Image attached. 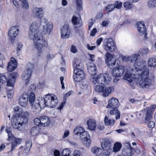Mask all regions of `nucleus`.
I'll return each instance as SVG.
<instances>
[{
  "label": "nucleus",
  "mask_w": 156,
  "mask_h": 156,
  "mask_svg": "<svg viewBox=\"0 0 156 156\" xmlns=\"http://www.w3.org/2000/svg\"><path fill=\"white\" fill-rule=\"evenodd\" d=\"M21 141L22 139L21 138H16L12 141L11 145V149L9 152V154H12V152L15 149L17 145L21 143Z\"/></svg>",
  "instance_id": "22"
},
{
  "label": "nucleus",
  "mask_w": 156,
  "mask_h": 156,
  "mask_svg": "<svg viewBox=\"0 0 156 156\" xmlns=\"http://www.w3.org/2000/svg\"><path fill=\"white\" fill-rule=\"evenodd\" d=\"M81 139L83 140H85L90 139V136L88 133L86 131H84L80 135Z\"/></svg>",
  "instance_id": "36"
},
{
  "label": "nucleus",
  "mask_w": 156,
  "mask_h": 156,
  "mask_svg": "<svg viewBox=\"0 0 156 156\" xmlns=\"http://www.w3.org/2000/svg\"><path fill=\"white\" fill-rule=\"evenodd\" d=\"M34 16L35 17L40 19L43 16L42 13L43 9L42 8H35L34 9Z\"/></svg>",
  "instance_id": "26"
},
{
  "label": "nucleus",
  "mask_w": 156,
  "mask_h": 156,
  "mask_svg": "<svg viewBox=\"0 0 156 156\" xmlns=\"http://www.w3.org/2000/svg\"><path fill=\"white\" fill-rule=\"evenodd\" d=\"M124 7L126 9H131L132 7V4L129 2H125L123 4Z\"/></svg>",
  "instance_id": "49"
},
{
  "label": "nucleus",
  "mask_w": 156,
  "mask_h": 156,
  "mask_svg": "<svg viewBox=\"0 0 156 156\" xmlns=\"http://www.w3.org/2000/svg\"><path fill=\"white\" fill-rule=\"evenodd\" d=\"M8 140H14L15 139H16L15 137L13 136L12 133H9V134H8Z\"/></svg>",
  "instance_id": "60"
},
{
  "label": "nucleus",
  "mask_w": 156,
  "mask_h": 156,
  "mask_svg": "<svg viewBox=\"0 0 156 156\" xmlns=\"http://www.w3.org/2000/svg\"><path fill=\"white\" fill-rule=\"evenodd\" d=\"M34 123L36 125L45 126L50 123V119L46 116L43 115L39 118H36L34 120Z\"/></svg>",
  "instance_id": "9"
},
{
  "label": "nucleus",
  "mask_w": 156,
  "mask_h": 156,
  "mask_svg": "<svg viewBox=\"0 0 156 156\" xmlns=\"http://www.w3.org/2000/svg\"><path fill=\"white\" fill-rule=\"evenodd\" d=\"M73 66L74 70H83V65L80 59L74 58L73 62Z\"/></svg>",
  "instance_id": "18"
},
{
  "label": "nucleus",
  "mask_w": 156,
  "mask_h": 156,
  "mask_svg": "<svg viewBox=\"0 0 156 156\" xmlns=\"http://www.w3.org/2000/svg\"><path fill=\"white\" fill-rule=\"evenodd\" d=\"M44 98L47 107L53 108L57 106L58 100L54 94H48L44 96Z\"/></svg>",
  "instance_id": "5"
},
{
  "label": "nucleus",
  "mask_w": 156,
  "mask_h": 156,
  "mask_svg": "<svg viewBox=\"0 0 156 156\" xmlns=\"http://www.w3.org/2000/svg\"><path fill=\"white\" fill-rule=\"evenodd\" d=\"M122 3L121 2L117 1L115 2L114 5L115 7L118 9H120L122 7Z\"/></svg>",
  "instance_id": "51"
},
{
  "label": "nucleus",
  "mask_w": 156,
  "mask_h": 156,
  "mask_svg": "<svg viewBox=\"0 0 156 156\" xmlns=\"http://www.w3.org/2000/svg\"><path fill=\"white\" fill-rule=\"evenodd\" d=\"M105 55L106 57L105 61L109 67L112 69L116 68L117 66L115 64L116 60L112 55L110 53L107 52Z\"/></svg>",
  "instance_id": "11"
},
{
  "label": "nucleus",
  "mask_w": 156,
  "mask_h": 156,
  "mask_svg": "<svg viewBox=\"0 0 156 156\" xmlns=\"http://www.w3.org/2000/svg\"><path fill=\"white\" fill-rule=\"evenodd\" d=\"M145 61H140L137 62V65L140 68L134 67L129 73H126L124 79L129 82L137 79L139 80V85L142 88H148L151 85V80L149 77V71Z\"/></svg>",
  "instance_id": "1"
},
{
  "label": "nucleus",
  "mask_w": 156,
  "mask_h": 156,
  "mask_svg": "<svg viewBox=\"0 0 156 156\" xmlns=\"http://www.w3.org/2000/svg\"><path fill=\"white\" fill-rule=\"evenodd\" d=\"M7 86V95L9 98H11L13 97L14 93V91L13 90L14 86Z\"/></svg>",
  "instance_id": "33"
},
{
  "label": "nucleus",
  "mask_w": 156,
  "mask_h": 156,
  "mask_svg": "<svg viewBox=\"0 0 156 156\" xmlns=\"http://www.w3.org/2000/svg\"><path fill=\"white\" fill-rule=\"evenodd\" d=\"M72 22L74 25H78L80 23L78 20V18L75 16H73L72 19Z\"/></svg>",
  "instance_id": "45"
},
{
  "label": "nucleus",
  "mask_w": 156,
  "mask_h": 156,
  "mask_svg": "<svg viewBox=\"0 0 156 156\" xmlns=\"http://www.w3.org/2000/svg\"><path fill=\"white\" fill-rule=\"evenodd\" d=\"M35 85L34 84L31 85L29 88V90L30 91V93H34L35 90Z\"/></svg>",
  "instance_id": "53"
},
{
  "label": "nucleus",
  "mask_w": 156,
  "mask_h": 156,
  "mask_svg": "<svg viewBox=\"0 0 156 156\" xmlns=\"http://www.w3.org/2000/svg\"><path fill=\"white\" fill-rule=\"evenodd\" d=\"M104 48L106 51L113 52L116 48L115 43L112 38L106 39L104 41Z\"/></svg>",
  "instance_id": "10"
},
{
  "label": "nucleus",
  "mask_w": 156,
  "mask_h": 156,
  "mask_svg": "<svg viewBox=\"0 0 156 156\" xmlns=\"http://www.w3.org/2000/svg\"><path fill=\"white\" fill-rule=\"evenodd\" d=\"M77 48L76 47L73 45H72L71 48V51L73 53H75L77 51Z\"/></svg>",
  "instance_id": "62"
},
{
  "label": "nucleus",
  "mask_w": 156,
  "mask_h": 156,
  "mask_svg": "<svg viewBox=\"0 0 156 156\" xmlns=\"http://www.w3.org/2000/svg\"><path fill=\"white\" fill-rule=\"evenodd\" d=\"M155 123L153 121H150L148 123V126L151 128H153L155 126Z\"/></svg>",
  "instance_id": "59"
},
{
  "label": "nucleus",
  "mask_w": 156,
  "mask_h": 156,
  "mask_svg": "<svg viewBox=\"0 0 156 156\" xmlns=\"http://www.w3.org/2000/svg\"><path fill=\"white\" fill-rule=\"evenodd\" d=\"M83 141V144L87 147H88L90 146L91 143L90 139H86Z\"/></svg>",
  "instance_id": "54"
},
{
  "label": "nucleus",
  "mask_w": 156,
  "mask_h": 156,
  "mask_svg": "<svg viewBox=\"0 0 156 156\" xmlns=\"http://www.w3.org/2000/svg\"><path fill=\"white\" fill-rule=\"evenodd\" d=\"M119 101L118 99L115 98H111L108 101V104L106 106L107 108L114 106H119Z\"/></svg>",
  "instance_id": "25"
},
{
  "label": "nucleus",
  "mask_w": 156,
  "mask_h": 156,
  "mask_svg": "<svg viewBox=\"0 0 156 156\" xmlns=\"http://www.w3.org/2000/svg\"><path fill=\"white\" fill-rule=\"evenodd\" d=\"M121 148V145L120 144L116 143L114 144L113 150L115 152H117L119 151Z\"/></svg>",
  "instance_id": "42"
},
{
  "label": "nucleus",
  "mask_w": 156,
  "mask_h": 156,
  "mask_svg": "<svg viewBox=\"0 0 156 156\" xmlns=\"http://www.w3.org/2000/svg\"><path fill=\"white\" fill-rule=\"evenodd\" d=\"M61 37L62 39H66L69 37L70 30L69 25H65L61 28Z\"/></svg>",
  "instance_id": "14"
},
{
  "label": "nucleus",
  "mask_w": 156,
  "mask_h": 156,
  "mask_svg": "<svg viewBox=\"0 0 156 156\" xmlns=\"http://www.w3.org/2000/svg\"><path fill=\"white\" fill-rule=\"evenodd\" d=\"M38 23L36 21L33 22L31 24L30 30L34 31L37 30V29L38 27Z\"/></svg>",
  "instance_id": "38"
},
{
  "label": "nucleus",
  "mask_w": 156,
  "mask_h": 156,
  "mask_svg": "<svg viewBox=\"0 0 156 156\" xmlns=\"http://www.w3.org/2000/svg\"><path fill=\"white\" fill-rule=\"evenodd\" d=\"M97 32V29L96 28H94L93 29V30L90 32V35L92 36H94Z\"/></svg>",
  "instance_id": "64"
},
{
  "label": "nucleus",
  "mask_w": 156,
  "mask_h": 156,
  "mask_svg": "<svg viewBox=\"0 0 156 156\" xmlns=\"http://www.w3.org/2000/svg\"><path fill=\"white\" fill-rule=\"evenodd\" d=\"M19 30L17 28V27H13L9 29L8 32V35L11 37V39H13L18 34Z\"/></svg>",
  "instance_id": "20"
},
{
  "label": "nucleus",
  "mask_w": 156,
  "mask_h": 156,
  "mask_svg": "<svg viewBox=\"0 0 156 156\" xmlns=\"http://www.w3.org/2000/svg\"><path fill=\"white\" fill-rule=\"evenodd\" d=\"M147 5L149 8H153L156 7V1L150 0L147 2Z\"/></svg>",
  "instance_id": "37"
},
{
  "label": "nucleus",
  "mask_w": 156,
  "mask_h": 156,
  "mask_svg": "<svg viewBox=\"0 0 156 156\" xmlns=\"http://www.w3.org/2000/svg\"><path fill=\"white\" fill-rule=\"evenodd\" d=\"M107 150V151L102 154V156H109L110 154L112 152V149Z\"/></svg>",
  "instance_id": "56"
},
{
  "label": "nucleus",
  "mask_w": 156,
  "mask_h": 156,
  "mask_svg": "<svg viewBox=\"0 0 156 156\" xmlns=\"http://www.w3.org/2000/svg\"><path fill=\"white\" fill-rule=\"evenodd\" d=\"M11 61L8 63L7 67L8 70L9 72H12L14 70L17 66V63L16 59L13 58H11Z\"/></svg>",
  "instance_id": "19"
},
{
  "label": "nucleus",
  "mask_w": 156,
  "mask_h": 156,
  "mask_svg": "<svg viewBox=\"0 0 156 156\" xmlns=\"http://www.w3.org/2000/svg\"><path fill=\"white\" fill-rule=\"evenodd\" d=\"M125 68L124 66L122 65H120L117 68H114L111 71L112 75L115 78L114 79V82L119 80L120 77L122 75L124 72Z\"/></svg>",
  "instance_id": "8"
},
{
  "label": "nucleus",
  "mask_w": 156,
  "mask_h": 156,
  "mask_svg": "<svg viewBox=\"0 0 156 156\" xmlns=\"http://www.w3.org/2000/svg\"><path fill=\"white\" fill-rule=\"evenodd\" d=\"M34 47L37 50L39 54L42 52L44 47H46L48 45L44 37L42 36H39L37 39L34 41Z\"/></svg>",
  "instance_id": "4"
},
{
  "label": "nucleus",
  "mask_w": 156,
  "mask_h": 156,
  "mask_svg": "<svg viewBox=\"0 0 156 156\" xmlns=\"http://www.w3.org/2000/svg\"><path fill=\"white\" fill-rule=\"evenodd\" d=\"M148 65L151 67L154 68L156 66V59L154 58H150L148 60Z\"/></svg>",
  "instance_id": "34"
},
{
  "label": "nucleus",
  "mask_w": 156,
  "mask_h": 156,
  "mask_svg": "<svg viewBox=\"0 0 156 156\" xmlns=\"http://www.w3.org/2000/svg\"><path fill=\"white\" fill-rule=\"evenodd\" d=\"M23 45L21 44L18 43L17 47V53H18L21 50V49L22 48Z\"/></svg>",
  "instance_id": "61"
},
{
  "label": "nucleus",
  "mask_w": 156,
  "mask_h": 156,
  "mask_svg": "<svg viewBox=\"0 0 156 156\" xmlns=\"http://www.w3.org/2000/svg\"><path fill=\"white\" fill-rule=\"evenodd\" d=\"M34 65L30 62H29L27 65V70L22 75L23 80H25V84L27 85L30 81V78L31 77L32 71L33 70Z\"/></svg>",
  "instance_id": "7"
},
{
  "label": "nucleus",
  "mask_w": 156,
  "mask_h": 156,
  "mask_svg": "<svg viewBox=\"0 0 156 156\" xmlns=\"http://www.w3.org/2000/svg\"><path fill=\"white\" fill-rule=\"evenodd\" d=\"M77 9L78 11L82 10V0H76Z\"/></svg>",
  "instance_id": "41"
},
{
  "label": "nucleus",
  "mask_w": 156,
  "mask_h": 156,
  "mask_svg": "<svg viewBox=\"0 0 156 156\" xmlns=\"http://www.w3.org/2000/svg\"><path fill=\"white\" fill-rule=\"evenodd\" d=\"M18 76L17 73H13L10 74V78L8 80L7 83V86H14V83L15 81V79Z\"/></svg>",
  "instance_id": "21"
},
{
  "label": "nucleus",
  "mask_w": 156,
  "mask_h": 156,
  "mask_svg": "<svg viewBox=\"0 0 156 156\" xmlns=\"http://www.w3.org/2000/svg\"><path fill=\"white\" fill-rule=\"evenodd\" d=\"M101 147L103 150L106 151L110 149L111 143L108 139L106 138L104 139L101 144Z\"/></svg>",
  "instance_id": "23"
},
{
  "label": "nucleus",
  "mask_w": 156,
  "mask_h": 156,
  "mask_svg": "<svg viewBox=\"0 0 156 156\" xmlns=\"http://www.w3.org/2000/svg\"><path fill=\"white\" fill-rule=\"evenodd\" d=\"M140 55L134 54L133 55H131L129 57V61L131 62L134 63L138 59V58L139 57Z\"/></svg>",
  "instance_id": "39"
},
{
  "label": "nucleus",
  "mask_w": 156,
  "mask_h": 156,
  "mask_svg": "<svg viewBox=\"0 0 156 156\" xmlns=\"http://www.w3.org/2000/svg\"><path fill=\"white\" fill-rule=\"evenodd\" d=\"M91 151L95 156H99L101 154L102 151L100 147H95L92 148Z\"/></svg>",
  "instance_id": "30"
},
{
  "label": "nucleus",
  "mask_w": 156,
  "mask_h": 156,
  "mask_svg": "<svg viewBox=\"0 0 156 156\" xmlns=\"http://www.w3.org/2000/svg\"><path fill=\"white\" fill-rule=\"evenodd\" d=\"M118 106L112 108L110 111V114L111 115H115V119H119L120 117V113L118 109Z\"/></svg>",
  "instance_id": "24"
},
{
  "label": "nucleus",
  "mask_w": 156,
  "mask_h": 156,
  "mask_svg": "<svg viewBox=\"0 0 156 156\" xmlns=\"http://www.w3.org/2000/svg\"><path fill=\"white\" fill-rule=\"evenodd\" d=\"M152 114L150 113H146L145 117V120L147 122L149 121L152 118Z\"/></svg>",
  "instance_id": "52"
},
{
  "label": "nucleus",
  "mask_w": 156,
  "mask_h": 156,
  "mask_svg": "<svg viewBox=\"0 0 156 156\" xmlns=\"http://www.w3.org/2000/svg\"><path fill=\"white\" fill-rule=\"evenodd\" d=\"M22 3L24 8L27 9L29 8V5L27 1V0H20Z\"/></svg>",
  "instance_id": "47"
},
{
  "label": "nucleus",
  "mask_w": 156,
  "mask_h": 156,
  "mask_svg": "<svg viewBox=\"0 0 156 156\" xmlns=\"http://www.w3.org/2000/svg\"><path fill=\"white\" fill-rule=\"evenodd\" d=\"M73 79L75 81L79 82L82 80L85 77L83 70H74Z\"/></svg>",
  "instance_id": "15"
},
{
  "label": "nucleus",
  "mask_w": 156,
  "mask_h": 156,
  "mask_svg": "<svg viewBox=\"0 0 156 156\" xmlns=\"http://www.w3.org/2000/svg\"><path fill=\"white\" fill-rule=\"evenodd\" d=\"M125 156H131L132 155V151L130 150H127L126 151L124 152Z\"/></svg>",
  "instance_id": "57"
},
{
  "label": "nucleus",
  "mask_w": 156,
  "mask_h": 156,
  "mask_svg": "<svg viewBox=\"0 0 156 156\" xmlns=\"http://www.w3.org/2000/svg\"><path fill=\"white\" fill-rule=\"evenodd\" d=\"M45 84L44 81V80H40L39 82V84L37 85L39 89H41Z\"/></svg>",
  "instance_id": "50"
},
{
  "label": "nucleus",
  "mask_w": 156,
  "mask_h": 156,
  "mask_svg": "<svg viewBox=\"0 0 156 156\" xmlns=\"http://www.w3.org/2000/svg\"><path fill=\"white\" fill-rule=\"evenodd\" d=\"M20 115L16 118L14 124H13V127L15 129L20 130H22L23 126H25L27 123L28 121V113H27L25 115Z\"/></svg>",
  "instance_id": "3"
},
{
  "label": "nucleus",
  "mask_w": 156,
  "mask_h": 156,
  "mask_svg": "<svg viewBox=\"0 0 156 156\" xmlns=\"http://www.w3.org/2000/svg\"><path fill=\"white\" fill-rule=\"evenodd\" d=\"M122 61L124 62H128L129 61V56H122Z\"/></svg>",
  "instance_id": "63"
},
{
  "label": "nucleus",
  "mask_w": 156,
  "mask_h": 156,
  "mask_svg": "<svg viewBox=\"0 0 156 156\" xmlns=\"http://www.w3.org/2000/svg\"><path fill=\"white\" fill-rule=\"evenodd\" d=\"M94 88L96 92L102 93V95L104 97L108 96L114 90L112 87H106L105 86L99 85L95 86Z\"/></svg>",
  "instance_id": "6"
},
{
  "label": "nucleus",
  "mask_w": 156,
  "mask_h": 156,
  "mask_svg": "<svg viewBox=\"0 0 156 156\" xmlns=\"http://www.w3.org/2000/svg\"><path fill=\"white\" fill-rule=\"evenodd\" d=\"M137 27L138 30L141 35L144 34V40H146L147 37V33L146 30V27L143 22H139L137 23Z\"/></svg>",
  "instance_id": "17"
},
{
  "label": "nucleus",
  "mask_w": 156,
  "mask_h": 156,
  "mask_svg": "<svg viewBox=\"0 0 156 156\" xmlns=\"http://www.w3.org/2000/svg\"><path fill=\"white\" fill-rule=\"evenodd\" d=\"M150 51L148 49V48H144L143 49L140 51L138 53V54H139L140 55V54L142 55L147 54Z\"/></svg>",
  "instance_id": "44"
},
{
  "label": "nucleus",
  "mask_w": 156,
  "mask_h": 156,
  "mask_svg": "<svg viewBox=\"0 0 156 156\" xmlns=\"http://www.w3.org/2000/svg\"><path fill=\"white\" fill-rule=\"evenodd\" d=\"M76 128H79V129H77L78 131L79 132L78 133L79 135H80L83 132L85 131L84 128L81 126L76 127Z\"/></svg>",
  "instance_id": "55"
},
{
  "label": "nucleus",
  "mask_w": 156,
  "mask_h": 156,
  "mask_svg": "<svg viewBox=\"0 0 156 156\" xmlns=\"http://www.w3.org/2000/svg\"><path fill=\"white\" fill-rule=\"evenodd\" d=\"M41 23L44 22L45 23V25H43L42 34H50L52 29V25L48 23H47V20L46 18H44L41 20Z\"/></svg>",
  "instance_id": "13"
},
{
  "label": "nucleus",
  "mask_w": 156,
  "mask_h": 156,
  "mask_svg": "<svg viewBox=\"0 0 156 156\" xmlns=\"http://www.w3.org/2000/svg\"><path fill=\"white\" fill-rule=\"evenodd\" d=\"M70 151L69 149L66 148L64 149L62 153V156H70Z\"/></svg>",
  "instance_id": "43"
},
{
  "label": "nucleus",
  "mask_w": 156,
  "mask_h": 156,
  "mask_svg": "<svg viewBox=\"0 0 156 156\" xmlns=\"http://www.w3.org/2000/svg\"><path fill=\"white\" fill-rule=\"evenodd\" d=\"M112 80L110 75L107 73L101 74L98 75L96 78H93L92 81L94 83L107 85L109 84Z\"/></svg>",
  "instance_id": "2"
},
{
  "label": "nucleus",
  "mask_w": 156,
  "mask_h": 156,
  "mask_svg": "<svg viewBox=\"0 0 156 156\" xmlns=\"http://www.w3.org/2000/svg\"><path fill=\"white\" fill-rule=\"evenodd\" d=\"M87 124L89 129L94 130L96 127L95 122L92 119H89L87 122Z\"/></svg>",
  "instance_id": "28"
},
{
  "label": "nucleus",
  "mask_w": 156,
  "mask_h": 156,
  "mask_svg": "<svg viewBox=\"0 0 156 156\" xmlns=\"http://www.w3.org/2000/svg\"><path fill=\"white\" fill-rule=\"evenodd\" d=\"M114 8L115 6L114 5L110 4L107 6L106 7V9L107 11L110 12L112 11Z\"/></svg>",
  "instance_id": "46"
},
{
  "label": "nucleus",
  "mask_w": 156,
  "mask_h": 156,
  "mask_svg": "<svg viewBox=\"0 0 156 156\" xmlns=\"http://www.w3.org/2000/svg\"><path fill=\"white\" fill-rule=\"evenodd\" d=\"M32 146V142L31 141H27L26 142V144L25 147L30 149V148Z\"/></svg>",
  "instance_id": "58"
},
{
  "label": "nucleus",
  "mask_w": 156,
  "mask_h": 156,
  "mask_svg": "<svg viewBox=\"0 0 156 156\" xmlns=\"http://www.w3.org/2000/svg\"><path fill=\"white\" fill-rule=\"evenodd\" d=\"M89 83L87 82H84L81 84V87L83 89H87L88 88Z\"/></svg>",
  "instance_id": "48"
},
{
  "label": "nucleus",
  "mask_w": 156,
  "mask_h": 156,
  "mask_svg": "<svg viewBox=\"0 0 156 156\" xmlns=\"http://www.w3.org/2000/svg\"><path fill=\"white\" fill-rule=\"evenodd\" d=\"M39 132V128L38 126L33 127L30 129V133L32 136H36Z\"/></svg>",
  "instance_id": "35"
},
{
  "label": "nucleus",
  "mask_w": 156,
  "mask_h": 156,
  "mask_svg": "<svg viewBox=\"0 0 156 156\" xmlns=\"http://www.w3.org/2000/svg\"><path fill=\"white\" fill-rule=\"evenodd\" d=\"M29 36L31 40H35L38 39V31L37 30H30L29 32Z\"/></svg>",
  "instance_id": "27"
},
{
  "label": "nucleus",
  "mask_w": 156,
  "mask_h": 156,
  "mask_svg": "<svg viewBox=\"0 0 156 156\" xmlns=\"http://www.w3.org/2000/svg\"><path fill=\"white\" fill-rule=\"evenodd\" d=\"M28 94L24 93L21 95L19 98V103L22 107H25L28 103Z\"/></svg>",
  "instance_id": "16"
},
{
  "label": "nucleus",
  "mask_w": 156,
  "mask_h": 156,
  "mask_svg": "<svg viewBox=\"0 0 156 156\" xmlns=\"http://www.w3.org/2000/svg\"><path fill=\"white\" fill-rule=\"evenodd\" d=\"M35 95L34 93H31L28 96L29 102L31 106H33L34 104Z\"/></svg>",
  "instance_id": "32"
},
{
  "label": "nucleus",
  "mask_w": 156,
  "mask_h": 156,
  "mask_svg": "<svg viewBox=\"0 0 156 156\" xmlns=\"http://www.w3.org/2000/svg\"><path fill=\"white\" fill-rule=\"evenodd\" d=\"M7 80V79L3 74L0 75V83L2 84L5 83ZM1 87V85L0 84V89Z\"/></svg>",
  "instance_id": "40"
},
{
  "label": "nucleus",
  "mask_w": 156,
  "mask_h": 156,
  "mask_svg": "<svg viewBox=\"0 0 156 156\" xmlns=\"http://www.w3.org/2000/svg\"><path fill=\"white\" fill-rule=\"evenodd\" d=\"M88 72L92 76L95 75L96 73V66L94 64H91L88 67Z\"/></svg>",
  "instance_id": "29"
},
{
  "label": "nucleus",
  "mask_w": 156,
  "mask_h": 156,
  "mask_svg": "<svg viewBox=\"0 0 156 156\" xmlns=\"http://www.w3.org/2000/svg\"><path fill=\"white\" fill-rule=\"evenodd\" d=\"M104 122L105 125L106 126H112L114 125L115 122V119H109L107 116L105 117Z\"/></svg>",
  "instance_id": "31"
},
{
  "label": "nucleus",
  "mask_w": 156,
  "mask_h": 156,
  "mask_svg": "<svg viewBox=\"0 0 156 156\" xmlns=\"http://www.w3.org/2000/svg\"><path fill=\"white\" fill-rule=\"evenodd\" d=\"M37 101V103H36L33 107L34 110L35 109V112L36 111V110L39 111L40 108L42 109L47 106L44 96L43 98L39 97Z\"/></svg>",
  "instance_id": "12"
}]
</instances>
